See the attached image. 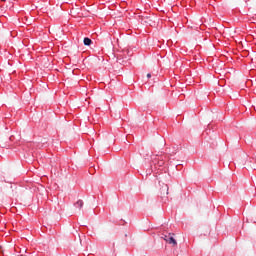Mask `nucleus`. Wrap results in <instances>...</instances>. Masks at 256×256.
I'll use <instances>...</instances> for the list:
<instances>
[{"mask_svg":"<svg viewBox=\"0 0 256 256\" xmlns=\"http://www.w3.org/2000/svg\"><path fill=\"white\" fill-rule=\"evenodd\" d=\"M162 239H164L166 243H169V245H172V247H177V240H175V234L169 233L168 235L162 236Z\"/></svg>","mask_w":256,"mask_h":256,"instance_id":"1","label":"nucleus"},{"mask_svg":"<svg viewBox=\"0 0 256 256\" xmlns=\"http://www.w3.org/2000/svg\"><path fill=\"white\" fill-rule=\"evenodd\" d=\"M160 195H169V186L167 184H162L160 188Z\"/></svg>","mask_w":256,"mask_h":256,"instance_id":"2","label":"nucleus"},{"mask_svg":"<svg viewBox=\"0 0 256 256\" xmlns=\"http://www.w3.org/2000/svg\"><path fill=\"white\" fill-rule=\"evenodd\" d=\"M83 43H84V45L89 47L91 45V43H93V41L91 40V38L86 37V38H84Z\"/></svg>","mask_w":256,"mask_h":256,"instance_id":"3","label":"nucleus"},{"mask_svg":"<svg viewBox=\"0 0 256 256\" xmlns=\"http://www.w3.org/2000/svg\"><path fill=\"white\" fill-rule=\"evenodd\" d=\"M74 205L77 209H81L83 207V200H78Z\"/></svg>","mask_w":256,"mask_h":256,"instance_id":"4","label":"nucleus"},{"mask_svg":"<svg viewBox=\"0 0 256 256\" xmlns=\"http://www.w3.org/2000/svg\"><path fill=\"white\" fill-rule=\"evenodd\" d=\"M147 78H148V79H151V73H148V74H147Z\"/></svg>","mask_w":256,"mask_h":256,"instance_id":"5","label":"nucleus"},{"mask_svg":"<svg viewBox=\"0 0 256 256\" xmlns=\"http://www.w3.org/2000/svg\"><path fill=\"white\" fill-rule=\"evenodd\" d=\"M158 165L161 167L163 165V161L158 162Z\"/></svg>","mask_w":256,"mask_h":256,"instance_id":"6","label":"nucleus"},{"mask_svg":"<svg viewBox=\"0 0 256 256\" xmlns=\"http://www.w3.org/2000/svg\"><path fill=\"white\" fill-rule=\"evenodd\" d=\"M1 1H6V0H1Z\"/></svg>","mask_w":256,"mask_h":256,"instance_id":"7","label":"nucleus"}]
</instances>
